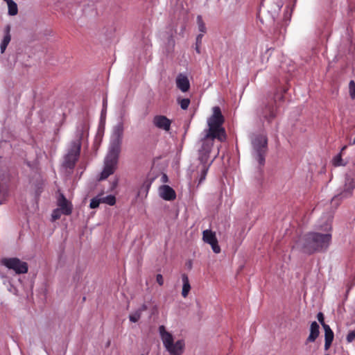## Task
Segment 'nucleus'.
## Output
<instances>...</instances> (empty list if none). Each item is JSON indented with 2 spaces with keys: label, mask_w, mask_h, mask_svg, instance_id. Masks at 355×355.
<instances>
[{
  "label": "nucleus",
  "mask_w": 355,
  "mask_h": 355,
  "mask_svg": "<svg viewBox=\"0 0 355 355\" xmlns=\"http://www.w3.org/2000/svg\"><path fill=\"white\" fill-rule=\"evenodd\" d=\"M354 339H355V331H350L347 336V342L351 343Z\"/></svg>",
  "instance_id": "33"
},
{
  "label": "nucleus",
  "mask_w": 355,
  "mask_h": 355,
  "mask_svg": "<svg viewBox=\"0 0 355 355\" xmlns=\"http://www.w3.org/2000/svg\"><path fill=\"white\" fill-rule=\"evenodd\" d=\"M324 330V349L328 350L334 340V334L331 327L329 325H323Z\"/></svg>",
  "instance_id": "15"
},
{
  "label": "nucleus",
  "mask_w": 355,
  "mask_h": 355,
  "mask_svg": "<svg viewBox=\"0 0 355 355\" xmlns=\"http://www.w3.org/2000/svg\"><path fill=\"white\" fill-rule=\"evenodd\" d=\"M202 239L205 243L211 244L216 241L217 238L215 232L210 230H206L202 232Z\"/></svg>",
  "instance_id": "18"
},
{
  "label": "nucleus",
  "mask_w": 355,
  "mask_h": 355,
  "mask_svg": "<svg viewBox=\"0 0 355 355\" xmlns=\"http://www.w3.org/2000/svg\"><path fill=\"white\" fill-rule=\"evenodd\" d=\"M168 180V178H167V175L166 174H163L162 175V181L164 182H166Z\"/></svg>",
  "instance_id": "36"
},
{
  "label": "nucleus",
  "mask_w": 355,
  "mask_h": 355,
  "mask_svg": "<svg viewBox=\"0 0 355 355\" xmlns=\"http://www.w3.org/2000/svg\"><path fill=\"white\" fill-rule=\"evenodd\" d=\"M212 248V250L218 254L220 252V246L218 245V240L215 241L214 243L209 244Z\"/></svg>",
  "instance_id": "30"
},
{
  "label": "nucleus",
  "mask_w": 355,
  "mask_h": 355,
  "mask_svg": "<svg viewBox=\"0 0 355 355\" xmlns=\"http://www.w3.org/2000/svg\"><path fill=\"white\" fill-rule=\"evenodd\" d=\"M89 130V124L86 120L81 121L77 126L76 137V140L81 142L82 139L85 134H87Z\"/></svg>",
  "instance_id": "14"
},
{
  "label": "nucleus",
  "mask_w": 355,
  "mask_h": 355,
  "mask_svg": "<svg viewBox=\"0 0 355 355\" xmlns=\"http://www.w3.org/2000/svg\"><path fill=\"white\" fill-rule=\"evenodd\" d=\"M153 125L159 129L168 131L171 128V121L166 116L163 115H157L153 119Z\"/></svg>",
  "instance_id": "11"
},
{
  "label": "nucleus",
  "mask_w": 355,
  "mask_h": 355,
  "mask_svg": "<svg viewBox=\"0 0 355 355\" xmlns=\"http://www.w3.org/2000/svg\"><path fill=\"white\" fill-rule=\"evenodd\" d=\"M8 8V15L15 16L18 13V8L17 3L13 0H9L7 2Z\"/></svg>",
  "instance_id": "21"
},
{
  "label": "nucleus",
  "mask_w": 355,
  "mask_h": 355,
  "mask_svg": "<svg viewBox=\"0 0 355 355\" xmlns=\"http://www.w3.org/2000/svg\"><path fill=\"white\" fill-rule=\"evenodd\" d=\"M159 196L165 200H173L175 199V191L168 185H162L159 187Z\"/></svg>",
  "instance_id": "12"
},
{
  "label": "nucleus",
  "mask_w": 355,
  "mask_h": 355,
  "mask_svg": "<svg viewBox=\"0 0 355 355\" xmlns=\"http://www.w3.org/2000/svg\"><path fill=\"white\" fill-rule=\"evenodd\" d=\"M349 95L352 99H355V83L351 80L349 83Z\"/></svg>",
  "instance_id": "27"
},
{
  "label": "nucleus",
  "mask_w": 355,
  "mask_h": 355,
  "mask_svg": "<svg viewBox=\"0 0 355 355\" xmlns=\"http://www.w3.org/2000/svg\"><path fill=\"white\" fill-rule=\"evenodd\" d=\"M317 319L319 321V322L322 324V326L323 327V325H327L325 322H324V314L322 313V312H319L318 314H317Z\"/></svg>",
  "instance_id": "32"
},
{
  "label": "nucleus",
  "mask_w": 355,
  "mask_h": 355,
  "mask_svg": "<svg viewBox=\"0 0 355 355\" xmlns=\"http://www.w3.org/2000/svg\"><path fill=\"white\" fill-rule=\"evenodd\" d=\"M176 85L182 92L189 91L190 83L187 76L183 73H180L176 78Z\"/></svg>",
  "instance_id": "13"
},
{
  "label": "nucleus",
  "mask_w": 355,
  "mask_h": 355,
  "mask_svg": "<svg viewBox=\"0 0 355 355\" xmlns=\"http://www.w3.org/2000/svg\"><path fill=\"white\" fill-rule=\"evenodd\" d=\"M346 148V146H344L343 148H342V150H345Z\"/></svg>",
  "instance_id": "39"
},
{
  "label": "nucleus",
  "mask_w": 355,
  "mask_h": 355,
  "mask_svg": "<svg viewBox=\"0 0 355 355\" xmlns=\"http://www.w3.org/2000/svg\"><path fill=\"white\" fill-rule=\"evenodd\" d=\"M224 117L220 108L218 106L214 107L213 114L207 120L209 128L205 130V135L216 138L221 142L225 141L226 134L225 129L222 127Z\"/></svg>",
  "instance_id": "4"
},
{
  "label": "nucleus",
  "mask_w": 355,
  "mask_h": 355,
  "mask_svg": "<svg viewBox=\"0 0 355 355\" xmlns=\"http://www.w3.org/2000/svg\"><path fill=\"white\" fill-rule=\"evenodd\" d=\"M101 202H102L101 198L96 196L91 200L89 207L91 209H96L99 206Z\"/></svg>",
  "instance_id": "25"
},
{
  "label": "nucleus",
  "mask_w": 355,
  "mask_h": 355,
  "mask_svg": "<svg viewBox=\"0 0 355 355\" xmlns=\"http://www.w3.org/2000/svg\"><path fill=\"white\" fill-rule=\"evenodd\" d=\"M102 202L109 205H114L116 203V198L112 195H108L105 197L101 198Z\"/></svg>",
  "instance_id": "22"
},
{
  "label": "nucleus",
  "mask_w": 355,
  "mask_h": 355,
  "mask_svg": "<svg viewBox=\"0 0 355 355\" xmlns=\"http://www.w3.org/2000/svg\"><path fill=\"white\" fill-rule=\"evenodd\" d=\"M147 309V306L146 304H143L140 309L138 310H141V312L146 311Z\"/></svg>",
  "instance_id": "35"
},
{
  "label": "nucleus",
  "mask_w": 355,
  "mask_h": 355,
  "mask_svg": "<svg viewBox=\"0 0 355 355\" xmlns=\"http://www.w3.org/2000/svg\"><path fill=\"white\" fill-rule=\"evenodd\" d=\"M179 104L182 110H187L190 104L189 98H182L179 101Z\"/></svg>",
  "instance_id": "28"
},
{
  "label": "nucleus",
  "mask_w": 355,
  "mask_h": 355,
  "mask_svg": "<svg viewBox=\"0 0 355 355\" xmlns=\"http://www.w3.org/2000/svg\"><path fill=\"white\" fill-rule=\"evenodd\" d=\"M253 158L260 166L265 164V157L268 150V139L264 135H254L251 139Z\"/></svg>",
  "instance_id": "6"
},
{
  "label": "nucleus",
  "mask_w": 355,
  "mask_h": 355,
  "mask_svg": "<svg viewBox=\"0 0 355 355\" xmlns=\"http://www.w3.org/2000/svg\"><path fill=\"white\" fill-rule=\"evenodd\" d=\"M331 230V226L330 224H328L327 223L326 224V227H325V230Z\"/></svg>",
  "instance_id": "37"
},
{
  "label": "nucleus",
  "mask_w": 355,
  "mask_h": 355,
  "mask_svg": "<svg viewBox=\"0 0 355 355\" xmlns=\"http://www.w3.org/2000/svg\"><path fill=\"white\" fill-rule=\"evenodd\" d=\"M320 334V327L318 324L314 321L311 322L310 327V334L306 340V344L309 343H313Z\"/></svg>",
  "instance_id": "16"
},
{
  "label": "nucleus",
  "mask_w": 355,
  "mask_h": 355,
  "mask_svg": "<svg viewBox=\"0 0 355 355\" xmlns=\"http://www.w3.org/2000/svg\"><path fill=\"white\" fill-rule=\"evenodd\" d=\"M257 114L260 119L271 123L277 114V107L275 99L263 101L257 109Z\"/></svg>",
  "instance_id": "7"
},
{
  "label": "nucleus",
  "mask_w": 355,
  "mask_h": 355,
  "mask_svg": "<svg viewBox=\"0 0 355 355\" xmlns=\"http://www.w3.org/2000/svg\"><path fill=\"white\" fill-rule=\"evenodd\" d=\"M62 214V211L58 207L54 209L51 214L52 221H55L56 220L60 219Z\"/></svg>",
  "instance_id": "26"
},
{
  "label": "nucleus",
  "mask_w": 355,
  "mask_h": 355,
  "mask_svg": "<svg viewBox=\"0 0 355 355\" xmlns=\"http://www.w3.org/2000/svg\"><path fill=\"white\" fill-rule=\"evenodd\" d=\"M0 263L8 269L13 270L17 274H25L28 270V263L16 257L3 258Z\"/></svg>",
  "instance_id": "8"
},
{
  "label": "nucleus",
  "mask_w": 355,
  "mask_h": 355,
  "mask_svg": "<svg viewBox=\"0 0 355 355\" xmlns=\"http://www.w3.org/2000/svg\"><path fill=\"white\" fill-rule=\"evenodd\" d=\"M106 103H107V102H106V100H104V101H103V105H104V106H105Z\"/></svg>",
  "instance_id": "38"
},
{
  "label": "nucleus",
  "mask_w": 355,
  "mask_h": 355,
  "mask_svg": "<svg viewBox=\"0 0 355 355\" xmlns=\"http://www.w3.org/2000/svg\"><path fill=\"white\" fill-rule=\"evenodd\" d=\"M141 355H144V354H141Z\"/></svg>",
  "instance_id": "40"
},
{
  "label": "nucleus",
  "mask_w": 355,
  "mask_h": 355,
  "mask_svg": "<svg viewBox=\"0 0 355 355\" xmlns=\"http://www.w3.org/2000/svg\"><path fill=\"white\" fill-rule=\"evenodd\" d=\"M156 281L159 286H162L164 284V278L161 274H157L156 276Z\"/></svg>",
  "instance_id": "34"
},
{
  "label": "nucleus",
  "mask_w": 355,
  "mask_h": 355,
  "mask_svg": "<svg viewBox=\"0 0 355 355\" xmlns=\"http://www.w3.org/2000/svg\"><path fill=\"white\" fill-rule=\"evenodd\" d=\"M123 135V125L122 123L116 124L111 136L108 153L104 159V167L100 174L99 181L107 179L112 175L116 169L119 155Z\"/></svg>",
  "instance_id": "1"
},
{
  "label": "nucleus",
  "mask_w": 355,
  "mask_h": 355,
  "mask_svg": "<svg viewBox=\"0 0 355 355\" xmlns=\"http://www.w3.org/2000/svg\"><path fill=\"white\" fill-rule=\"evenodd\" d=\"M81 148V142L73 141L71 142V148L64 157V165L69 168H73L77 162Z\"/></svg>",
  "instance_id": "9"
},
{
  "label": "nucleus",
  "mask_w": 355,
  "mask_h": 355,
  "mask_svg": "<svg viewBox=\"0 0 355 355\" xmlns=\"http://www.w3.org/2000/svg\"><path fill=\"white\" fill-rule=\"evenodd\" d=\"M182 283H183L182 295L184 297H186L188 295L189 292L191 289V286H190L188 276L186 274H182Z\"/></svg>",
  "instance_id": "19"
},
{
  "label": "nucleus",
  "mask_w": 355,
  "mask_h": 355,
  "mask_svg": "<svg viewBox=\"0 0 355 355\" xmlns=\"http://www.w3.org/2000/svg\"><path fill=\"white\" fill-rule=\"evenodd\" d=\"M57 205L62 211L63 215L69 216L72 213L73 205L71 202L65 198L63 193H60L57 199Z\"/></svg>",
  "instance_id": "10"
},
{
  "label": "nucleus",
  "mask_w": 355,
  "mask_h": 355,
  "mask_svg": "<svg viewBox=\"0 0 355 355\" xmlns=\"http://www.w3.org/2000/svg\"><path fill=\"white\" fill-rule=\"evenodd\" d=\"M215 139L214 137L205 135L199 141V148L198 149V160L199 164L197 166V170L199 173L200 178L198 185L200 184L205 180L210 166L218 155V151L213 157L211 156Z\"/></svg>",
  "instance_id": "3"
},
{
  "label": "nucleus",
  "mask_w": 355,
  "mask_h": 355,
  "mask_svg": "<svg viewBox=\"0 0 355 355\" xmlns=\"http://www.w3.org/2000/svg\"><path fill=\"white\" fill-rule=\"evenodd\" d=\"M203 37V34H199L196 37V51L198 53H200V47L202 43V38Z\"/></svg>",
  "instance_id": "29"
},
{
  "label": "nucleus",
  "mask_w": 355,
  "mask_h": 355,
  "mask_svg": "<svg viewBox=\"0 0 355 355\" xmlns=\"http://www.w3.org/2000/svg\"><path fill=\"white\" fill-rule=\"evenodd\" d=\"M197 24L198 30L200 32H201L200 34H203L206 32V26L205 23L203 22L202 18L200 15H198L197 17Z\"/></svg>",
  "instance_id": "23"
},
{
  "label": "nucleus",
  "mask_w": 355,
  "mask_h": 355,
  "mask_svg": "<svg viewBox=\"0 0 355 355\" xmlns=\"http://www.w3.org/2000/svg\"><path fill=\"white\" fill-rule=\"evenodd\" d=\"M331 241V234L330 233L309 232L296 241L294 248L303 253L312 254L326 250L329 246Z\"/></svg>",
  "instance_id": "2"
},
{
  "label": "nucleus",
  "mask_w": 355,
  "mask_h": 355,
  "mask_svg": "<svg viewBox=\"0 0 355 355\" xmlns=\"http://www.w3.org/2000/svg\"><path fill=\"white\" fill-rule=\"evenodd\" d=\"M5 35L0 45L1 53H3L11 40L10 26L7 25L5 28Z\"/></svg>",
  "instance_id": "17"
},
{
  "label": "nucleus",
  "mask_w": 355,
  "mask_h": 355,
  "mask_svg": "<svg viewBox=\"0 0 355 355\" xmlns=\"http://www.w3.org/2000/svg\"><path fill=\"white\" fill-rule=\"evenodd\" d=\"M141 310H137L133 313L129 315V319L132 322H137L141 318Z\"/></svg>",
  "instance_id": "24"
},
{
  "label": "nucleus",
  "mask_w": 355,
  "mask_h": 355,
  "mask_svg": "<svg viewBox=\"0 0 355 355\" xmlns=\"http://www.w3.org/2000/svg\"><path fill=\"white\" fill-rule=\"evenodd\" d=\"M159 333L164 347L171 355L183 354L185 346L183 340H178L174 343L173 335L166 330L164 325L159 327Z\"/></svg>",
  "instance_id": "5"
},
{
  "label": "nucleus",
  "mask_w": 355,
  "mask_h": 355,
  "mask_svg": "<svg viewBox=\"0 0 355 355\" xmlns=\"http://www.w3.org/2000/svg\"><path fill=\"white\" fill-rule=\"evenodd\" d=\"M282 5L280 3H272L270 5L268 12L271 15L272 18L275 19L279 15Z\"/></svg>",
  "instance_id": "20"
},
{
  "label": "nucleus",
  "mask_w": 355,
  "mask_h": 355,
  "mask_svg": "<svg viewBox=\"0 0 355 355\" xmlns=\"http://www.w3.org/2000/svg\"><path fill=\"white\" fill-rule=\"evenodd\" d=\"M342 157H341V155L339 154V155H337L334 158V166H340V165H343V163H342Z\"/></svg>",
  "instance_id": "31"
}]
</instances>
